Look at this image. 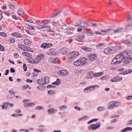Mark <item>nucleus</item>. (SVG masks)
I'll return each instance as SVG.
<instances>
[{"mask_svg": "<svg viewBox=\"0 0 132 132\" xmlns=\"http://www.w3.org/2000/svg\"><path fill=\"white\" fill-rule=\"evenodd\" d=\"M131 53V51H124L118 55L121 60H125L123 62V65H125L129 63L132 60V57H129Z\"/></svg>", "mask_w": 132, "mask_h": 132, "instance_id": "1", "label": "nucleus"}, {"mask_svg": "<svg viewBox=\"0 0 132 132\" xmlns=\"http://www.w3.org/2000/svg\"><path fill=\"white\" fill-rule=\"evenodd\" d=\"M50 80L49 77L45 76L44 78L39 79L37 80V83L40 84H45L49 82Z\"/></svg>", "mask_w": 132, "mask_h": 132, "instance_id": "2", "label": "nucleus"}, {"mask_svg": "<svg viewBox=\"0 0 132 132\" xmlns=\"http://www.w3.org/2000/svg\"><path fill=\"white\" fill-rule=\"evenodd\" d=\"M104 53L106 54H110L115 52V49L113 47H110L105 48L104 51Z\"/></svg>", "mask_w": 132, "mask_h": 132, "instance_id": "3", "label": "nucleus"}, {"mask_svg": "<svg viewBox=\"0 0 132 132\" xmlns=\"http://www.w3.org/2000/svg\"><path fill=\"white\" fill-rule=\"evenodd\" d=\"M122 61V60H121L120 56L117 55L112 60L111 64H118L120 63Z\"/></svg>", "mask_w": 132, "mask_h": 132, "instance_id": "4", "label": "nucleus"}, {"mask_svg": "<svg viewBox=\"0 0 132 132\" xmlns=\"http://www.w3.org/2000/svg\"><path fill=\"white\" fill-rule=\"evenodd\" d=\"M100 126V123L99 122L95 124H92L90 125L88 127V129L90 131H94L98 128Z\"/></svg>", "mask_w": 132, "mask_h": 132, "instance_id": "5", "label": "nucleus"}, {"mask_svg": "<svg viewBox=\"0 0 132 132\" xmlns=\"http://www.w3.org/2000/svg\"><path fill=\"white\" fill-rule=\"evenodd\" d=\"M120 104V102H114L113 101H111L109 103V109H112L114 107H117L119 106Z\"/></svg>", "mask_w": 132, "mask_h": 132, "instance_id": "6", "label": "nucleus"}, {"mask_svg": "<svg viewBox=\"0 0 132 132\" xmlns=\"http://www.w3.org/2000/svg\"><path fill=\"white\" fill-rule=\"evenodd\" d=\"M85 34L83 33H82L78 35L77 38L76 39V40L79 42H83L85 38Z\"/></svg>", "mask_w": 132, "mask_h": 132, "instance_id": "7", "label": "nucleus"}, {"mask_svg": "<svg viewBox=\"0 0 132 132\" xmlns=\"http://www.w3.org/2000/svg\"><path fill=\"white\" fill-rule=\"evenodd\" d=\"M43 58L44 56L43 54H39L34 59L35 64H38L39 63Z\"/></svg>", "mask_w": 132, "mask_h": 132, "instance_id": "8", "label": "nucleus"}, {"mask_svg": "<svg viewBox=\"0 0 132 132\" xmlns=\"http://www.w3.org/2000/svg\"><path fill=\"white\" fill-rule=\"evenodd\" d=\"M79 26L80 27L82 28H84L89 26V24L87 21L84 22L82 23H80L79 24H76L75 26Z\"/></svg>", "mask_w": 132, "mask_h": 132, "instance_id": "9", "label": "nucleus"}, {"mask_svg": "<svg viewBox=\"0 0 132 132\" xmlns=\"http://www.w3.org/2000/svg\"><path fill=\"white\" fill-rule=\"evenodd\" d=\"M122 79V78L121 77H115L113 78H111L110 81L113 82H115L121 81Z\"/></svg>", "mask_w": 132, "mask_h": 132, "instance_id": "10", "label": "nucleus"}, {"mask_svg": "<svg viewBox=\"0 0 132 132\" xmlns=\"http://www.w3.org/2000/svg\"><path fill=\"white\" fill-rule=\"evenodd\" d=\"M52 45V44L51 43H44L42 44L40 47L43 48H48L50 47Z\"/></svg>", "mask_w": 132, "mask_h": 132, "instance_id": "11", "label": "nucleus"}, {"mask_svg": "<svg viewBox=\"0 0 132 132\" xmlns=\"http://www.w3.org/2000/svg\"><path fill=\"white\" fill-rule=\"evenodd\" d=\"M69 55H71V56H72V57L74 58L78 56L79 55V53L77 51H74L71 52Z\"/></svg>", "mask_w": 132, "mask_h": 132, "instance_id": "12", "label": "nucleus"}, {"mask_svg": "<svg viewBox=\"0 0 132 132\" xmlns=\"http://www.w3.org/2000/svg\"><path fill=\"white\" fill-rule=\"evenodd\" d=\"M80 62L81 64L82 65L83 64H87V59L85 57H84L82 58H80Z\"/></svg>", "mask_w": 132, "mask_h": 132, "instance_id": "13", "label": "nucleus"}, {"mask_svg": "<svg viewBox=\"0 0 132 132\" xmlns=\"http://www.w3.org/2000/svg\"><path fill=\"white\" fill-rule=\"evenodd\" d=\"M38 27H37L38 28L40 29H42L46 28L47 26L45 24L44 22L42 21L38 25Z\"/></svg>", "mask_w": 132, "mask_h": 132, "instance_id": "14", "label": "nucleus"}, {"mask_svg": "<svg viewBox=\"0 0 132 132\" xmlns=\"http://www.w3.org/2000/svg\"><path fill=\"white\" fill-rule=\"evenodd\" d=\"M53 24L54 26L55 27H58L60 25L63 26H67V25L64 23H62V24L59 23V21H58V22L55 21L53 23Z\"/></svg>", "mask_w": 132, "mask_h": 132, "instance_id": "15", "label": "nucleus"}, {"mask_svg": "<svg viewBox=\"0 0 132 132\" xmlns=\"http://www.w3.org/2000/svg\"><path fill=\"white\" fill-rule=\"evenodd\" d=\"M97 55L96 54H92L88 56V58L89 60L93 61L96 59Z\"/></svg>", "mask_w": 132, "mask_h": 132, "instance_id": "16", "label": "nucleus"}, {"mask_svg": "<svg viewBox=\"0 0 132 132\" xmlns=\"http://www.w3.org/2000/svg\"><path fill=\"white\" fill-rule=\"evenodd\" d=\"M62 11V9H60L57 11L56 13H54L52 15L50 16V18H53L55 17V16H57V15H59L61 12Z\"/></svg>", "mask_w": 132, "mask_h": 132, "instance_id": "17", "label": "nucleus"}, {"mask_svg": "<svg viewBox=\"0 0 132 132\" xmlns=\"http://www.w3.org/2000/svg\"><path fill=\"white\" fill-rule=\"evenodd\" d=\"M93 73L92 71H90L87 74V78L88 79H91L93 77Z\"/></svg>", "mask_w": 132, "mask_h": 132, "instance_id": "18", "label": "nucleus"}, {"mask_svg": "<svg viewBox=\"0 0 132 132\" xmlns=\"http://www.w3.org/2000/svg\"><path fill=\"white\" fill-rule=\"evenodd\" d=\"M60 52L63 54H67L68 51V48H63L61 49L60 51Z\"/></svg>", "mask_w": 132, "mask_h": 132, "instance_id": "19", "label": "nucleus"}, {"mask_svg": "<svg viewBox=\"0 0 132 132\" xmlns=\"http://www.w3.org/2000/svg\"><path fill=\"white\" fill-rule=\"evenodd\" d=\"M18 13L19 15L21 16L24 13V11L21 8H20L18 11Z\"/></svg>", "mask_w": 132, "mask_h": 132, "instance_id": "20", "label": "nucleus"}, {"mask_svg": "<svg viewBox=\"0 0 132 132\" xmlns=\"http://www.w3.org/2000/svg\"><path fill=\"white\" fill-rule=\"evenodd\" d=\"M80 60L79 59L77 60L74 61L73 62V64L75 66H78L80 65H81V64L80 63Z\"/></svg>", "mask_w": 132, "mask_h": 132, "instance_id": "21", "label": "nucleus"}, {"mask_svg": "<svg viewBox=\"0 0 132 132\" xmlns=\"http://www.w3.org/2000/svg\"><path fill=\"white\" fill-rule=\"evenodd\" d=\"M103 74V72L96 73H93V76L95 77H99Z\"/></svg>", "mask_w": 132, "mask_h": 132, "instance_id": "22", "label": "nucleus"}, {"mask_svg": "<svg viewBox=\"0 0 132 132\" xmlns=\"http://www.w3.org/2000/svg\"><path fill=\"white\" fill-rule=\"evenodd\" d=\"M105 46V44L104 43H100L99 44L95 45L96 47L98 49H100L101 47Z\"/></svg>", "mask_w": 132, "mask_h": 132, "instance_id": "23", "label": "nucleus"}, {"mask_svg": "<svg viewBox=\"0 0 132 132\" xmlns=\"http://www.w3.org/2000/svg\"><path fill=\"white\" fill-rule=\"evenodd\" d=\"M86 34L90 36H92L94 35L95 34L93 31L90 30H88Z\"/></svg>", "mask_w": 132, "mask_h": 132, "instance_id": "24", "label": "nucleus"}, {"mask_svg": "<svg viewBox=\"0 0 132 132\" xmlns=\"http://www.w3.org/2000/svg\"><path fill=\"white\" fill-rule=\"evenodd\" d=\"M48 112L50 114H51L55 112H56L57 110H54L52 108H50L48 110Z\"/></svg>", "mask_w": 132, "mask_h": 132, "instance_id": "25", "label": "nucleus"}, {"mask_svg": "<svg viewBox=\"0 0 132 132\" xmlns=\"http://www.w3.org/2000/svg\"><path fill=\"white\" fill-rule=\"evenodd\" d=\"M123 28H119L117 29L114 30L113 32L115 34L121 32Z\"/></svg>", "mask_w": 132, "mask_h": 132, "instance_id": "26", "label": "nucleus"}, {"mask_svg": "<svg viewBox=\"0 0 132 132\" xmlns=\"http://www.w3.org/2000/svg\"><path fill=\"white\" fill-rule=\"evenodd\" d=\"M8 105L7 103H3L1 105V107L3 109H5L7 107Z\"/></svg>", "mask_w": 132, "mask_h": 132, "instance_id": "27", "label": "nucleus"}, {"mask_svg": "<svg viewBox=\"0 0 132 132\" xmlns=\"http://www.w3.org/2000/svg\"><path fill=\"white\" fill-rule=\"evenodd\" d=\"M65 72L64 70H61L58 72V74L62 76H65L66 73H65Z\"/></svg>", "mask_w": 132, "mask_h": 132, "instance_id": "28", "label": "nucleus"}, {"mask_svg": "<svg viewBox=\"0 0 132 132\" xmlns=\"http://www.w3.org/2000/svg\"><path fill=\"white\" fill-rule=\"evenodd\" d=\"M132 72V70L131 69H129L126 70L125 71L122 72V73H123L124 75H126L127 74L129 73H131Z\"/></svg>", "mask_w": 132, "mask_h": 132, "instance_id": "29", "label": "nucleus"}, {"mask_svg": "<svg viewBox=\"0 0 132 132\" xmlns=\"http://www.w3.org/2000/svg\"><path fill=\"white\" fill-rule=\"evenodd\" d=\"M88 118V117L87 116H83L81 118H79L78 119V120L79 121H83L87 119Z\"/></svg>", "mask_w": 132, "mask_h": 132, "instance_id": "30", "label": "nucleus"}, {"mask_svg": "<svg viewBox=\"0 0 132 132\" xmlns=\"http://www.w3.org/2000/svg\"><path fill=\"white\" fill-rule=\"evenodd\" d=\"M99 87V86L96 85H93L90 86H89V87L90 89H92V88H93L92 90L94 89L95 88H97Z\"/></svg>", "mask_w": 132, "mask_h": 132, "instance_id": "31", "label": "nucleus"}, {"mask_svg": "<svg viewBox=\"0 0 132 132\" xmlns=\"http://www.w3.org/2000/svg\"><path fill=\"white\" fill-rule=\"evenodd\" d=\"M69 57L67 61L68 62L70 63L73 61L74 58L72 57V56H71V55H69Z\"/></svg>", "mask_w": 132, "mask_h": 132, "instance_id": "32", "label": "nucleus"}, {"mask_svg": "<svg viewBox=\"0 0 132 132\" xmlns=\"http://www.w3.org/2000/svg\"><path fill=\"white\" fill-rule=\"evenodd\" d=\"M60 80L59 79H57V80L53 82L52 84L54 85H58L60 84Z\"/></svg>", "mask_w": 132, "mask_h": 132, "instance_id": "33", "label": "nucleus"}, {"mask_svg": "<svg viewBox=\"0 0 132 132\" xmlns=\"http://www.w3.org/2000/svg\"><path fill=\"white\" fill-rule=\"evenodd\" d=\"M65 29L67 31L70 30L71 31H73L75 30V28L72 27H69Z\"/></svg>", "mask_w": 132, "mask_h": 132, "instance_id": "34", "label": "nucleus"}, {"mask_svg": "<svg viewBox=\"0 0 132 132\" xmlns=\"http://www.w3.org/2000/svg\"><path fill=\"white\" fill-rule=\"evenodd\" d=\"M81 48L83 50H85L86 51H90V49L89 47H86V46H83L81 47Z\"/></svg>", "mask_w": 132, "mask_h": 132, "instance_id": "35", "label": "nucleus"}, {"mask_svg": "<svg viewBox=\"0 0 132 132\" xmlns=\"http://www.w3.org/2000/svg\"><path fill=\"white\" fill-rule=\"evenodd\" d=\"M24 43L25 45H27L29 44L30 42L29 40L25 39L24 41Z\"/></svg>", "mask_w": 132, "mask_h": 132, "instance_id": "36", "label": "nucleus"}, {"mask_svg": "<svg viewBox=\"0 0 132 132\" xmlns=\"http://www.w3.org/2000/svg\"><path fill=\"white\" fill-rule=\"evenodd\" d=\"M22 54L24 55H25L27 57H29L30 56V54L27 52H23L22 53Z\"/></svg>", "mask_w": 132, "mask_h": 132, "instance_id": "37", "label": "nucleus"}, {"mask_svg": "<svg viewBox=\"0 0 132 132\" xmlns=\"http://www.w3.org/2000/svg\"><path fill=\"white\" fill-rule=\"evenodd\" d=\"M27 27H28V28L29 29L34 30V27L28 24L27 25Z\"/></svg>", "mask_w": 132, "mask_h": 132, "instance_id": "38", "label": "nucleus"}, {"mask_svg": "<svg viewBox=\"0 0 132 132\" xmlns=\"http://www.w3.org/2000/svg\"><path fill=\"white\" fill-rule=\"evenodd\" d=\"M18 47L20 48L22 50H23V46H25L26 47H27V46H26L23 44H19L18 45Z\"/></svg>", "mask_w": 132, "mask_h": 132, "instance_id": "39", "label": "nucleus"}, {"mask_svg": "<svg viewBox=\"0 0 132 132\" xmlns=\"http://www.w3.org/2000/svg\"><path fill=\"white\" fill-rule=\"evenodd\" d=\"M9 6L10 8L12 10H14V9H15V7L14 5H13L12 4H9Z\"/></svg>", "mask_w": 132, "mask_h": 132, "instance_id": "40", "label": "nucleus"}, {"mask_svg": "<svg viewBox=\"0 0 132 132\" xmlns=\"http://www.w3.org/2000/svg\"><path fill=\"white\" fill-rule=\"evenodd\" d=\"M98 120V119H95V118L92 119L91 120H90V121H88V122L87 123V124H89L90 123L92 122L93 121H97Z\"/></svg>", "mask_w": 132, "mask_h": 132, "instance_id": "41", "label": "nucleus"}, {"mask_svg": "<svg viewBox=\"0 0 132 132\" xmlns=\"http://www.w3.org/2000/svg\"><path fill=\"white\" fill-rule=\"evenodd\" d=\"M54 49L53 48H52L50 50V53H51L52 55H54L55 54V53L54 52Z\"/></svg>", "mask_w": 132, "mask_h": 132, "instance_id": "42", "label": "nucleus"}, {"mask_svg": "<svg viewBox=\"0 0 132 132\" xmlns=\"http://www.w3.org/2000/svg\"><path fill=\"white\" fill-rule=\"evenodd\" d=\"M97 110L98 111H100L104 110V108L103 107H98L97 108Z\"/></svg>", "mask_w": 132, "mask_h": 132, "instance_id": "43", "label": "nucleus"}, {"mask_svg": "<svg viewBox=\"0 0 132 132\" xmlns=\"http://www.w3.org/2000/svg\"><path fill=\"white\" fill-rule=\"evenodd\" d=\"M23 66L24 71H26L27 70V68L26 64L25 63H24Z\"/></svg>", "mask_w": 132, "mask_h": 132, "instance_id": "44", "label": "nucleus"}, {"mask_svg": "<svg viewBox=\"0 0 132 132\" xmlns=\"http://www.w3.org/2000/svg\"><path fill=\"white\" fill-rule=\"evenodd\" d=\"M29 87V85H25L22 87V88L23 90H24L27 89Z\"/></svg>", "mask_w": 132, "mask_h": 132, "instance_id": "45", "label": "nucleus"}, {"mask_svg": "<svg viewBox=\"0 0 132 132\" xmlns=\"http://www.w3.org/2000/svg\"><path fill=\"white\" fill-rule=\"evenodd\" d=\"M55 92L53 90H50L48 91V94L52 95Z\"/></svg>", "mask_w": 132, "mask_h": 132, "instance_id": "46", "label": "nucleus"}, {"mask_svg": "<svg viewBox=\"0 0 132 132\" xmlns=\"http://www.w3.org/2000/svg\"><path fill=\"white\" fill-rule=\"evenodd\" d=\"M28 106H32L35 105V104L33 103L29 102L28 103Z\"/></svg>", "mask_w": 132, "mask_h": 132, "instance_id": "47", "label": "nucleus"}, {"mask_svg": "<svg viewBox=\"0 0 132 132\" xmlns=\"http://www.w3.org/2000/svg\"><path fill=\"white\" fill-rule=\"evenodd\" d=\"M0 35H1L4 37H5L7 36L6 34L3 32H0Z\"/></svg>", "mask_w": 132, "mask_h": 132, "instance_id": "48", "label": "nucleus"}, {"mask_svg": "<svg viewBox=\"0 0 132 132\" xmlns=\"http://www.w3.org/2000/svg\"><path fill=\"white\" fill-rule=\"evenodd\" d=\"M59 108L60 109H61L62 110H64L65 109H66V106L65 105H62L60 106L59 107Z\"/></svg>", "mask_w": 132, "mask_h": 132, "instance_id": "49", "label": "nucleus"}, {"mask_svg": "<svg viewBox=\"0 0 132 132\" xmlns=\"http://www.w3.org/2000/svg\"><path fill=\"white\" fill-rule=\"evenodd\" d=\"M50 21V20H43L42 21L43 22H44L45 24H46V25L47 26V24L48 23V22H49Z\"/></svg>", "mask_w": 132, "mask_h": 132, "instance_id": "50", "label": "nucleus"}, {"mask_svg": "<svg viewBox=\"0 0 132 132\" xmlns=\"http://www.w3.org/2000/svg\"><path fill=\"white\" fill-rule=\"evenodd\" d=\"M9 40L10 42L11 43H14L15 42V40L13 38H11Z\"/></svg>", "mask_w": 132, "mask_h": 132, "instance_id": "51", "label": "nucleus"}, {"mask_svg": "<svg viewBox=\"0 0 132 132\" xmlns=\"http://www.w3.org/2000/svg\"><path fill=\"white\" fill-rule=\"evenodd\" d=\"M16 37L18 38H22L23 37V36L22 35V34L19 33H17Z\"/></svg>", "mask_w": 132, "mask_h": 132, "instance_id": "52", "label": "nucleus"}, {"mask_svg": "<svg viewBox=\"0 0 132 132\" xmlns=\"http://www.w3.org/2000/svg\"><path fill=\"white\" fill-rule=\"evenodd\" d=\"M29 62L32 64H35V61L34 59H32L31 60H29Z\"/></svg>", "mask_w": 132, "mask_h": 132, "instance_id": "53", "label": "nucleus"}, {"mask_svg": "<svg viewBox=\"0 0 132 132\" xmlns=\"http://www.w3.org/2000/svg\"><path fill=\"white\" fill-rule=\"evenodd\" d=\"M5 50V48L4 47L1 45L0 44V51H3Z\"/></svg>", "mask_w": 132, "mask_h": 132, "instance_id": "54", "label": "nucleus"}, {"mask_svg": "<svg viewBox=\"0 0 132 132\" xmlns=\"http://www.w3.org/2000/svg\"><path fill=\"white\" fill-rule=\"evenodd\" d=\"M26 31L28 34L31 35H32L33 33L32 32H30L29 30H26Z\"/></svg>", "mask_w": 132, "mask_h": 132, "instance_id": "55", "label": "nucleus"}, {"mask_svg": "<svg viewBox=\"0 0 132 132\" xmlns=\"http://www.w3.org/2000/svg\"><path fill=\"white\" fill-rule=\"evenodd\" d=\"M4 14H5L6 16H9L10 15V14L8 12L6 11H4L3 12Z\"/></svg>", "mask_w": 132, "mask_h": 132, "instance_id": "56", "label": "nucleus"}, {"mask_svg": "<svg viewBox=\"0 0 132 132\" xmlns=\"http://www.w3.org/2000/svg\"><path fill=\"white\" fill-rule=\"evenodd\" d=\"M84 91L85 92L87 90H92V89H90L89 87H87V88H85L84 89Z\"/></svg>", "mask_w": 132, "mask_h": 132, "instance_id": "57", "label": "nucleus"}, {"mask_svg": "<svg viewBox=\"0 0 132 132\" xmlns=\"http://www.w3.org/2000/svg\"><path fill=\"white\" fill-rule=\"evenodd\" d=\"M47 87V88H52L55 87V86L53 85H48Z\"/></svg>", "mask_w": 132, "mask_h": 132, "instance_id": "58", "label": "nucleus"}, {"mask_svg": "<svg viewBox=\"0 0 132 132\" xmlns=\"http://www.w3.org/2000/svg\"><path fill=\"white\" fill-rule=\"evenodd\" d=\"M12 18L14 19L15 20H18V19L17 17L15 15H12Z\"/></svg>", "mask_w": 132, "mask_h": 132, "instance_id": "59", "label": "nucleus"}, {"mask_svg": "<svg viewBox=\"0 0 132 132\" xmlns=\"http://www.w3.org/2000/svg\"><path fill=\"white\" fill-rule=\"evenodd\" d=\"M25 21H27V22H30V23H34L33 22V21H32V20H25Z\"/></svg>", "mask_w": 132, "mask_h": 132, "instance_id": "60", "label": "nucleus"}, {"mask_svg": "<svg viewBox=\"0 0 132 132\" xmlns=\"http://www.w3.org/2000/svg\"><path fill=\"white\" fill-rule=\"evenodd\" d=\"M107 33L110 32H111L112 31L113 29H106Z\"/></svg>", "mask_w": 132, "mask_h": 132, "instance_id": "61", "label": "nucleus"}, {"mask_svg": "<svg viewBox=\"0 0 132 132\" xmlns=\"http://www.w3.org/2000/svg\"><path fill=\"white\" fill-rule=\"evenodd\" d=\"M15 112L16 113H19L21 112V111L20 110H18V109H17L16 110H15Z\"/></svg>", "mask_w": 132, "mask_h": 132, "instance_id": "62", "label": "nucleus"}, {"mask_svg": "<svg viewBox=\"0 0 132 132\" xmlns=\"http://www.w3.org/2000/svg\"><path fill=\"white\" fill-rule=\"evenodd\" d=\"M36 109H42V108L40 106H37L35 107Z\"/></svg>", "mask_w": 132, "mask_h": 132, "instance_id": "63", "label": "nucleus"}, {"mask_svg": "<svg viewBox=\"0 0 132 132\" xmlns=\"http://www.w3.org/2000/svg\"><path fill=\"white\" fill-rule=\"evenodd\" d=\"M34 72H36L38 73H39V72H41V71L40 70L36 69H34Z\"/></svg>", "mask_w": 132, "mask_h": 132, "instance_id": "64", "label": "nucleus"}]
</instances>
